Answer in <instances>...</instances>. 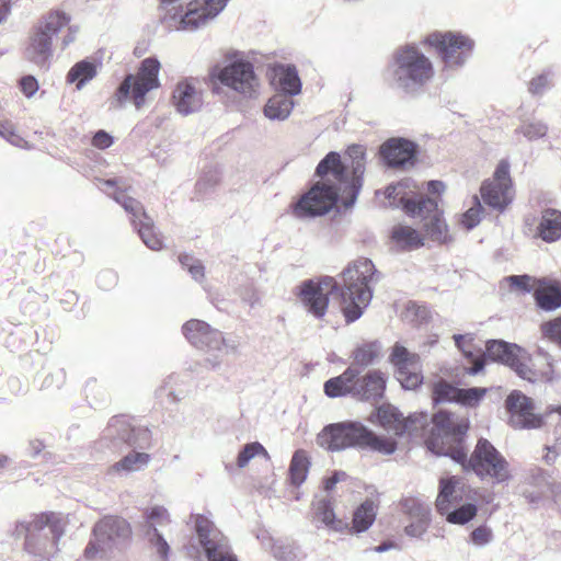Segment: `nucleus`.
<instances>
[{"instance_id": "obj_38", "label": "nucleus", "mask_w": 561, "mask_h": 561, "mask_svg": "<svg viewBox=\"0 0 561 561\" xmlns=\"http://www.w3.org/2000/svg\"><path fill=\"white\" fill-rule=\"evenodd\" d=\"M98 67L95 62L81 60L76 62L67 73V82L76 83L78 90H81L87 82L95 78Z\"/></svg>"}, {"instance_id": "obj_28", "label": "nucleus", "mask_w": 561, "mask_h": 561, "mask_svg": "<svg viewBox=\"0 0 561 561\" xmlns=\"http://www.w3.org/2000/svg\"><path fill=\"white\" fill-rule=\"evenodd\" d=\"M390 239L400 251H412L424 245V237L420 231L401 224L392 227Z\"/></svg>"}, {"instance_id": "obj_51", "label": "nucleus", "mask_w": 561, "mask_h": 561, "mask_svg": "<svg viewBox=\"0 0 561 561\" xmlns=\"http://www.w3.org/2000/svg\"><path fill=\"white\" fill-rule=\"evenodd\" d=\"M474 201L476 206L469 208L466 213H463L460 220L461 225L468 230L479 225V222L481 221V215L483 213V208L478 196L474 197Z\"/></svg>"}, {"instance_id": "obj_24", "label": "nucleus", "mask_w": 561, "mask_h": 561, "mask_svg": "<svg viewBox=\"0 0 561 561\" xmlns=\"http://www.w3.org/2000/svg\"><path fill=\"white\" fill-rule=\"evenodd\" d=\"M415 153L416 147L414 142L402 138L389 139L380 148V154L390 167H403L407 163L413 164Z\"/></svg>"}, {"instance_id": "obj_47", "label": "nucleus", "mask_w": 561, "mask_h": 561, "mask_svg": "<svg viewBox=\"0 0 561 561\" xmlns=\"http://www.w3.org/2000/svg\"><path fill=\"white\" fill-rule=\"evenodd\" d=\"M125 444L134 448H149L151 446L150 430L145 426L135 425L130 421V432L127 434Z\"/></svg>"}, {"instance_id": "obj_33", "label": "nucleus", "mask_w": 561, "mask_h": 561, "mask_svg": "<svg viewBox=\"0 0 561 561\" xmlns=\"http://www.w3.org/2000/svg\"><path fill=\"white\" fill-rule=\"evenodd\" d=\"M377 516V510L373 501L362 503L353 514L352 525H348L351 534H360L370 528Z\"/></svg>"}, {"instance_id": "obj_50", "label": "nucleus", "mask_w": 561, "mask_h": 561, "mask_svg": "<svg viewBox=\"0 0 561 561\" xmlns=\"http://www.w3.org/2000/svg\"><path fill=\"white\" fill-rule=\"evenodd\" d=\"M259 455H263L264 457H267V451L263 447L262 444L254 442L250 443L243 446V448L240 450L238 457H237V465L239 468H244L248 466V463Z\"/></svg>"}, {"instance_id": "obj_3", "label": "nucleus", "mask_w": 561, "mask_h": 561, "mask_svg": "<svg viewBox=\"0 0 561 561\" xmlns=\"http://www.w3.org/2000/svg\"><path fill=\"white\" fill-rule=\"evenodd\" d=\"M366 153L360 145L347 147L342 157L339 152H329L317 165L319 183L343 198L345 205H352L363 185Z\"/></svg>"}, {"instance_id": "obj_32", "label": "nucleus", "mask_w": 561, "mask_h": 561, "mask_svg": "<svg viewBox=\"0 0 561 561\" xmlns=\"http://www.w3.org/2000/svg\"><path fill=\"white\" fill-rule=\"evenodd\" d=\"M538 234L546 242H554L561 238V211L546 209L538 226Z\"/></svg>"}, {"instance_id": "obj_34", "label": "nucleus", "mask_w": 561, "mask_h": 561, "mask_svg": "<svg viewBox=\"0 0 561 561\" xmlns=\"http://www.w3.org/2000/svg\"><path fill=\"white\" fill-rule=\"evenodd\" d=\"M402 414L399 410L389 403H382L376 409V413L370 416V422H377L388 433L398 436L397 427L401 425Z\"/></svg>"}, {"instance_id": "obj_63", "label": "nucleus", "mask_w": 561, "mask_h": 561, "mask_svg": "<svg viewBox=\"0 0 561 561\" xmlns=\"http://www.w3.org/2000/svg\"><path fill=\"white\" fill-rule=\"evenodd\" d=\"M346 473L343 471H335L331 477L324 480V490L330 492L334 489L336 483L345 480Z\"/></svg>"}, {"instance_id": "obj_46", "label": "nucleus", "mask_w": 561, "mask_h": 561, "mask_svg": "<svg viewBox=\"0 0 561 561\" xmlns=\"http://www.w3.org/2000/svg\"><path fill=\"white\" fill-rule=\"evenodd\" d=\"M379 352L380 346L378 342H364L353 351L354 364L368 366L379 356Z\"/></svg>"}, {"instance_id": "obj_17", "label": "nucleus", "mask_w": 561, "mask_h": 561, "mask_svg": "<svg viewBox=\"0 0 561 561\" xmlns=\"http://www.w3.org/2000/svg\"><path fill=\"white\" fill-rule=\"evenodd\" d=\"M389 363L393 366L396 378L401 386H421L423 383L424 376L419 354L396 343L391 348Z\"/></svg>"}, {"instance_id": "obj_6", "label": "nucleus", "mask_w": 561, "mask_h": 561, "mask_svg": "<svg viewBox=\"0 0 561 561\" xmlns=\"http://www.w3.org/2000/svg\"><path fill=\"white\" fill-rule=\"evenodd\" d=\"M71 16L61 10H49L43 14L32 26L24 54L26 58L38 65H45L53 56V41L64 28H68L62 38V47L66 48L76 38V28L69 26Z\"/></svg>"}, {"instance_id": "obj_37", "label": "nucleus", "mask_w": 561, "mask_h": 561, "mask_svg": "<svg viewBox=\"0 0 561 561\" xmlns=\"http://www.w3.org/2000/svg\"><path fill=\"white\" fill-rule=\"evenodd\" d=\"M459 479L456 477L442 478L439 481V492L436 497V510L440 515H445L450 505L457 501L456 485Z\"/></svg>"}, {"instance_id": "obj_7", "label": "nucleus", "mask_w": 561, "mask_h": 561, "mask_svg": "<svg viewBox=\"0 0 561 561\" xmlns=\"http://www.w3.org/2000/svg\"><path fill=\"white\" fill-rule=\"evenodd\" d=\"M66 517L61 513H42L15 527L18 536H24L25 550L39 559H49L58 551V541L65 534Z\"/></svg>"}, {"instance_id": "obj_30", "label": "nucleus", "mask_w": 561, "mask_h": 561, "mask_svg": "<svg viewBox=\"0 0 561 561\" xmlns=\"http://www.w3.org/2000/svg\"><path fill=\"white\" fill-rule=\"evenodd\" d=\"M151 457L144 451H131L124 456L119 461L110 467V474L127 476L137 471H141L148 467Z\"/></svg>"}, {"instance_id": "obj_15", "label": "nucleus", "mask_w": 561, "mask_h": 561, "mask_svg": "<svg viewBox=\"0 0 561 561\" xmlns=\"http://www.w3.org/2000/svg\"><path fill=\"white\" fill-rule=\"evenodd\" d=\"M339 196L331 191L314 183L310 190L290 205L291 214L297 218H313L328 214L336 204Z\"/></svg>"}, {"instance_id": "obj_62", "label": "nucleus", "mask_w": 561, "mask_h": 561, "mask_svg": "<svg viewBox=\"0 0 561 561\" xmlns=\"http://www.w3.org/2000/svg\"><path fill=\"white\" fill-rule=\"evenodd\" d=\"M547 85H548V78L546 76L541 75V76L534 78L529 82V91L533 94H539L546 89Z\"/></svg>"}, {"instance_id": "obj_25", "label": "nucleus", "mask_w": 561, "mask_h": 561, "mask_svg": "<svg viewBox=\"0 0 561 561\" xmlns=\"http://www.w3.org/2000/svg\"><path fill=\"white\" fill-rule=\"evenodd\" d=\"M484 393L485 388H435L433 401L436 404L455 402L463 407H474Z\"/></svg>"}, {"instance_id": "obj_26", "label": "nucleus", "mask_w": 561, "mask_h": 561, "mask_svg": "<svg viewBox=\"0 0 561 561\" xmlns=\"http://www.w3.org/2000/svg\"><path fill=\"white\" fill-rule=\"evenodd\" d=\"M313 518L330 531L343 534L348 529V523L336 517L331 497L313 502Z\"/></svg>"}, {"instance_id": "obj_20", "label": "nucleus", "mask_w": 561, "mask_h": 561, "mask_svg": "<svg viewBox=\"0 0 561 561\" xmlns=\"http://www.w3.org/2000/svg\"><path fill=\"white\" fill-rule=\"evenodd\" d=\"M145 534L156 552L161 559L167 560L169 557L170 546L161 534L160 528H164L171 524L168 510L160 505L146 508L144 512Z\"/></svg>"}, {"instance_id": "obj_22", "label": "nucleus", "mask_w": 561, "mask_h": 561, "mask_svg": "<svg viewBox=\"0 0 561 561\" xmlns=\"http://www.w3.org/2000/svg\"><path fill=\"white\" fill-rule=\"evenodd\" d=\"M179 0H159L160 19L168 26L175 27L178 30L197 27L199 25L197 13L198 8L195 4V0H191L188 9L183 13L182 5L178 4Z\"/></svg>"}, {"instance_id": "obj_41", "label": "nucleus", "mask_w": 561, "mask_h": 561, "mask_svg": "<svg viewBox=\"0 0 561 561\" xmlns=\"http://www.w3.org/2000/svg\"><path fill=\"white\" fill-rule=\"evenodd\" d=\"M293 107L294 102L287 95L276 94L267 101L264 114L272 119H285Z\"/></svg>"}, {"instance_id": "obj_53", "label": "nucleus", "mask_w": 561, "mask_h": 561, "mask_svg": "<svg viewBox=\"0 0 561 561\" xmlns=\"http://www.w3.org/2000/svg\"><path fill=\"white\" fill-rule=\"evenodd\" d=\"M547 130L548 127L541 122L524 123L518 129V131L529 140L539 139L546 136Z\"/></svg>"}, {"instance_id": "obj_52", "label": "nucleus", "mask_w": 561, "mask_h": 561, "mask_svg": "<svg viewBox=\"0 0 561 561\" xmlns=\"http://www.w3.org/2000/svg\"><path fill=\"white\" fill-rule=\"evenodd\" d=\"M541 333L561 347V317L541 324Z\"/></svg>"}, {"instance_id": "obj_36", "label": "nucleus", "mask_w": 561, "mask_h": 561, "mask_svg": "<svg viewBox=\"0 0 561 561\" xmlns=\"http://www.w3.org/2000/svg\"><path fill=\"white\" fill-rule=\"evenodd\" d=\"M546 421L554 424V442L552 445L546 446L548 453L543 457L545 461L551 465L561 454V405L549 408L546 413Z\"/></svg>"}, {"instance_id": "obj_60", "label": "nucleus", "mask_w": 561, "mask_h": 561, "mask_svg": "<svg viewBox=\"0 0 561 561\" xmlns=\"http://www.w3.org/2000/svg\"><path fill=\"white\" fill-rule=\"evenodd\" d=\"M113 144V137L104 130H99L92 138V146L98 149H106Z\"/></svg>"}, {"instance_id": "obj_16", "label": "nucleus", "mask_w": 561, "mask_h": 561, "mask_svg": "<svg viewBox=\"0 0 561 561\" xmlns=\"http://www.w3.org/2000/svg\"><path fill=\"white\" fill-rule=\"evenodd\" d=\"M337 283L332 277L304 282L298 291L302 306L316 318H323L327 313L330 295L336 289Z\"/></svg>"}, {"instance_id": "obj_11", "label": "nucleus", "mask_w": 561, "mask_h": 561, "mask_svg": "<svg viewBox=\"0 0 561 561\" xmlns=\"http://www.w3.org/2000/svg\"><path fill=\"white\" fill-rule=\"evenodd\" d=\"M93 534L94 540L84 550V557L89 560L103 558L107 550L127 540L131 529L124 518L106 516L95 524Z\"/></svg>"}, {"instance_id": "obj_8", "label": "nucleus", "mask_w": 561, "mask_h": 561, "mask_svg": "<svg viewBox=\"0 0 561 561\" xmlns=\"http://www.w3.org/2000/svg\"><path fill=\"white\" fill-rule=\"evenodd\" d=\"M434 75L433 62L417 47L405 45L396 51L391 76L404 92L410 93L424 88Z\"/></svg>"}, {"instance_id": "obj_58", "label": "nucleus", "mask_w": 561, "mask_h": 561, "mask_svg": "<svg viewBox=\"0 0 561 561\" xmlns=\"http://www.w3.org/2000/svg\"><path fill=\"white\" fill-rule=\"evenodd\" d=\"M358 371L350 367L341 376L327 380L323 386H346V383L353 382L356 379Z\"/></svg>"}, {"instance_id": "obj_27", "label": "nucleus", "mask_w": 561, "mask_h": 561, "mask_svg": "<svg viewBox=\"0 0 561 561\" xmlns=\"http://www.w3.org/2000/svg\"><path fill=\"white\" fill-rule=\"evenodd\" d=\"M130 432V419L126 415L113 416L104 428L101 443L106 448L117 449L125 444L127 434Z\"/></svg>"}, {"instance_id": "obj_29", "label": "nucleus", "mask_w": 561, "mask_h": 561, "mask_svg": "<svg viewBox=\"0 0 561 561\" xmlns=\"http://www.w3.org/2000/svg\"><path fill=\"white\" fill-rule=\"evenodd\" d=\"M407 510L411 517L416 522L405 526L404 531L410 537H421L427 529L431 519V508L428 505L416 502L414 500L408 501Z\"/></svg>"}, {"instance_id": "obj_43", "label": "nucleus", "mask_w": 561, "mask_h": 561, "mask_svg": "<svg viewBox=\"0 0 561 561\" xmlns=\"http://www.w3.org/2000/svg\"><path fill=\"white\" fill-rule=\"evenodd\" d=\"M428 424V415L426 413H413L408 417H401V425L397 427L398 436L408 434L417 436Z\"/></svg>"}, {"instance_id": "obj_49", "label": "nucleus", "mask_w": 561, "mask_h": 561, "mask_svg": "<svg viewBox=\"0 0 561 561\" xmlns=\"http://www.w3.org/2000/svg\"><path fill=\"white\" fill-rule=\"evenodd\" d=\"M227 0H195L198 8V22L204 23L207 19L216 15L225 5Z\"/></svg>"}, {"instance_id": "obj_55", "label": "nucleus", "mask_w": 561, "mask_h": 561, "mask_svg": "<svg viewBox=\"0 0 561 561\" xmlns=\"http://www.w3.org/2000/svg\"><path fill=\"white\" fill-rule=\"evenodd\" d=\"M493 540V533L488 526H479L472 530L470 541L478 547H484Z\"/></svg>"}, {"instance_id": "obj_44", "label": "nucleus", "mask_w": 561, "mask_h": 561, "mask_svg": "<svg viewBox=\"0 0 561 561\" xmlns=\"http://www.w3.org/2000/svg\"><path fill=\"white\" fill-rule=\"evenodd\" d=\"M527 480H528V484L537 488V490L525 489L523 491V496L530 504L538 503L543 495L542 485L548 483L546 472L540 468H536V469L531 470V473L527 478Z\"/></svg>"}, {"instance_id": "obj_13", "label": "nucleus", "mask_w": 561, "mask_h": 561, "mask_svg": "<svg viewBox=\"0 0 561 561\" xmlns=\"http://www.w3.org/2000/svg\"><path fill=\"white\" fill-rule=\"evenodd\" d=\"M402 208L410 216H420L424 220L426 234L434 241L447 242L450 238L447 225L437 202L430 197L419 199L401 198Z\"/></svg>"}, {"instance_id": "obj_2", "label": "nucleus", "mask_w": 561, "mask_h": 561, "mask_svg": "<svg viewBox=\"0 0 561 561\" xmlns=\"http://www.w3.org/2000/svg\"><path fill=\"white\" fill-rule=\"evenodd\" d=\"M456 345L463 352L472 364L468 368L470 375H476L484 368L485 360L499 362L510 366L522 379L531 383H543L552 380L553 367L545 355L529 356L516 344L502 340H490L483 354L474 355L467 348L462 335L455 336Z\"/></svg>"}, {"instance_id": "obj_4", "label": "nucleus", "mask_w": 561, "mask_h": 561, "mask_svg": "<svg viewBox=\"0 0 561 561\" xmlns=\"http://www.w3.org/2000/svg\"><path fill=\"white\" fill-rule=\"evenodd\" d=\"M376 276L374 263L366 257H358L342 272L341 310L347 323L359 319L369 305Z\"/></svg>"}, {"instance_id": "obj_57", "label": "nucleus", "mask_w": 561, "mask_h": 561, "mask_svg": "<svg viewBox=\"0 0 561 561\" xmlns=\"http://www.w3.org/2000/svg\"><path fill=\"white\" fill-rule=\"evenodd\" d=\"M508 283L511 286H514L520 290H524V291H530V290H535V283L536 280L528 276V275H515V276H511L508 277Z\"/></svg>"}, {"instance_id": "obj_18", "label": "nucleus", "mask_w": 561, "mask_h": 561, "mask_svg": "<svg viewBox=\"0 0 561 561\" xmlns=\"http://www.w3.org/2000/svg\"><path fill=\"white\" fill-rule=\"evenodd\" d=\"M505 404L510 413V425L516 430L540 428L546 421V414L535 413L534 401L518 390L511 392Z\"/></svg>"}, {"instance_id": "obj_56", "label": "nucleus", "mask_w": 561, "mask_h": 561, "mask_svg": "<svg viewBox=\"0 0 561 561\" xmlns=\"http://www.w3.org/2000/svg\"><path fill=\"white\" fill-rule=\"evenodd\" d=\"M0 136L16 146L23 141L16 134L14 125L9 119H0Z\"/></svg>"}, {"instance_id": "obj_61", "label": "nucleus", "mask_w": 561, "mask_h": 561, "mask_svg": "<svg viewBox=\"0 0 561 561\" xmlns=\"http://www.w3.org/2000/svg\"><path fill=\"white\" fill-rule=\"evenodd\" d=\"M387 375L380 370L369 371L364 377V386H386Z\"/></svg>"}, {"instance_id": "obj_35", "label": "nucleus", "mask_w": 561, "mask_h": 561, "mask_svg": "<svg viewBox=\"0 0 561 561\" xmlns=\"http://www.w3.org/2000/svg\"><path fill=\"white\" fill-rule=\"evenodd\" d=\"M385 388H324L329 398H340L351 394L362 401H371L374 404L383 396Z\"/></svg>"}, {"instance_id": "obj_12", "label": "nucleus", "mask_w": 561, "mask_h": 561, "mask_svg": "<svg viewBox=\"0 0 561 561\" xmlns=\"http://www.w3.org/2000/svg\"><path fill=\"white\" fill-rule=\"evenodd\" d=\"M423 44L435 49L446 67L461 66L473 49L471 38L454 32H433Z\"/></svg>"}, {"instance_id": "obj_59", "label": "nucleus", "mask_w": 561, "mask_h": 561, "mask_svg": "<svg viewBox=\"0 0 561 561\" xmlns=\"http://www.w3.org/2000/svg\"><path fill=\"white\" fill-rule=\"evenodd\" d=\"M20 89L26 98H32L38 91V82L35 77L28 75L19 81Z\"/></svg>"}, {"instance_id": "obj_42", "label": "nucleus", "mask_w": 561, "mask_h": 561, "mask_svg": "<svg viewBox=\"0 0 561 561\" xmlns=\"http://www.w3.org/2000/svg\"><path fill=\"white\" fill-rule=\"evenodd\" d=\"M309 465L310 462L306 451L297 450L294 454L289 466V476L293 484L300 485L305 482Z\"/></svg>"}, {"instance_id": "obj_14", "label": "nucleus", "mask_w": 561, "mask_h": 561, "mask_svg": "<svg viewBox=\"0 0 561 561\" xmlns=\"http://www.w3.org/2000/svg\"><path fill=\"white\" fill-rule=\"evenodd\" d=\"M193 523L199 545L208 561H238L227 537L203 515H195Z\"/></svg>"}, {"instance_id": "obj_48", "label": "nucleus", "mask_w": 561, "mask_h": 561, "mask_svg": "<svg viewBox=\"0 0 561 561\" xmlns=\"http://www.w3.org/2000/svg\"><path fill=\"white\" fill-rule=\"evenodd\" d=\"M478 507L476 504L467 503L445 514L446 520L455 525H465L476 517Z\"/></svg>"}, {"instance_id": "obj_45", "label": "nucleus", "mask_w": 561, "mask_h": 561, "mask_svg": "<svg viewBox=\"0 0 561 561\" xmlns=\"http://www.w3.org/2000/svg\"><path fill=\"white\" fill-rule=\"evenodd\" d=\"M144 243L151 250L158 251L162 249L163 242L161 237L154 231V225L151 218L146 217L135 225Z\"/></svg>"}, {"instance_id": "obj_54", "label": "nucleus", "mask_w": 561, "mask_h": 561, "mask_svg": "<svg viewBox=\"0 0 561 561\" xmlns=\"http://www.w3.org/2000/svg\"><path fill=\"white\" fill-rule=\"evenodd\" d=\"M296 547L289 542L277 541L273 545V556L280 561H294L297 558Z\"/></svg>"}, {"instance_id": "obj_40", "label": "nucleus", "mask_w": 561, "mask_h": 561, "mask_svg": "<svg viewBox=\"0 0 561 561\" xmlns=\"http://www.w3.org/2000/svg\"><path fill=\"white\" fill-rule=\"evenodd\" d=\"M108 195L118 204H121L127 213L133 215L134 225H137L140 220L148 217L141 204L137 199L128 196L126 194V190L116 187L115 191Z\"/></svg>"}, {"instance_id": "obj_5", "label": "nucleus", "mask_w": 561, "mask_h": 561, "mask_svg": "<svg viewBox=\"0 0 561 561\" xmlns=\"http://www.w3.org/2000/svg\"><path fill=\"white\" fill-rule=\"evenodd\" d=\"M322 448L340 451L350 447L369 448L383 455H391L397 449L392 438L375 435L360 422H341L327 425L317 436Z\"/></svg>"}, {"instance_id": "obj_19", "label": "nucleus", "mask_w": 561, "mask_h": 561, "mask_svg": "<svg viewBox=\"0 0 561 561\" xmlns=\"http://www.w3.org/2000/svg\"><path fill=\"white\" fill-rule=\"evenodd\" d=\"M210 78L245 95H252L257 87L253 66L245 61L233 62L222 69H214Z\"/></svg>"}, {"instance_id": "obj_10", "label": "nucleus", "mask_w": 561, "mask_h": 561, "mask_svg": "<svg viewBox=\"0 0 561 561\" xmlns=\"http://www.w3.org/2000/svg\"><path fill=\"white\" fill-rule=\"evenodd\" d=\"M160 62L157 58L148 57L140 62L136 75L125 77L116 91L119 103L130 99L137 108L145 104V96L151 90L160 87Z\"/></svg>"}, {"instance_id": "obj_23", "label": "nucleus", "mask_w": 561, "mask_h": 561, "mask_svg": "<svg viewBox=\"0 0 561 561\" xmlns=\"http://www.w3.org/2000/svg\"><path fill=\"white\" fill-rule=\"evenodd\" d=\"M182 331L187 341L197 348H219L224 343L221 333L198 319L186 321Z\"/></svg>"}, {"instance_id": "obj_64", "label": "nucleus", "mask_w": 561, "mask_h": 561, "mask_svg": "<svg viewBox=\"0 0 561 561\" xmlns=\"http://www.w3.org/2000/svg\"><path fill=\"white\" fill-rule=\"evenodd\" d=\"M187 270H188L190 274L192 275V277L195 278L196 280H201L204 278V275H205L204 266L199 261H194L188 266Z\"/></svg>"}, {"instance_id": "obj_1", "label": "nucleus", "mask_w": 561, "mask_h": 561, "mask_svg": "<svg viewBox=\"0 0 561 561\" xmlns=\"http://www.w3.org/2000/svg\"><path fill=\"white\" fill-rule=\"evenodd\" d=\"M432 421L433 427L425 444L433 454L450 457L465 471L474 472L481 480L506 483L512 479L508 461L486 438L478 440L468 458L463 446V436L469 427L467 420L438 410Z\"/></svg>"}, {"instance_id": "obj_39", "label": "nucleus", "mask_w": 561, "mask_h": 561, "mask_svg": "<svg viewBox=\"0 0 561 561\" xmlns=\"http://www.w3.org/2000/svg\"><path fill=\"white\" fill-rule=\"evenodd\" d=\"M275 79L279 89L289 95L300 92L301 83L297 70L294 67H278L275 69Z\"/></svg>"}, {"instance_id": "obj_31", "label": "nucleus", "mask_w": 561, "mask_h": 561, "mask_svg": "<svg viewBox=\"0 0 561 561\" xmlns=\"http://www.w3.org/2000/svg\"><path fill=\"white\" fill-rule=\"evenodd\" d=\"M534 297L541 309L556 310L561 307V286L557 282H539Z\"/></svg>"}, {"instance_id": "obj_21", "label": "nucleus", "mask_w": 561, "mask_h": 561, "mask_svg": "<svg viewBox=\"0 0 561 561\" xmlns=\"http://www.w3.org/2000/svg\"><path fill=\"white\" fill-rule=\"evenodd\" d=\"M171 102L176 111L183 115L199 111L204 104L199 80L187 77L178 81L172 91Z\"/></svg>"}, {"instance_id": "obj_9", "label": "nucleus", "mask_w": 561, "mask_h": 561, "mask_svg": "<svg viewBox=\"0 0 561 561\" xmlns=\"http://www.w3.org/2000/svg\"><path fill=\"white\" fill-rule=\"evenodd\" d=\"M479 192L482 203L493 210L503 213L512 205L516 191L508 160L499 161L492 176L481 183Z\"/></svg>"}]
</instances>
